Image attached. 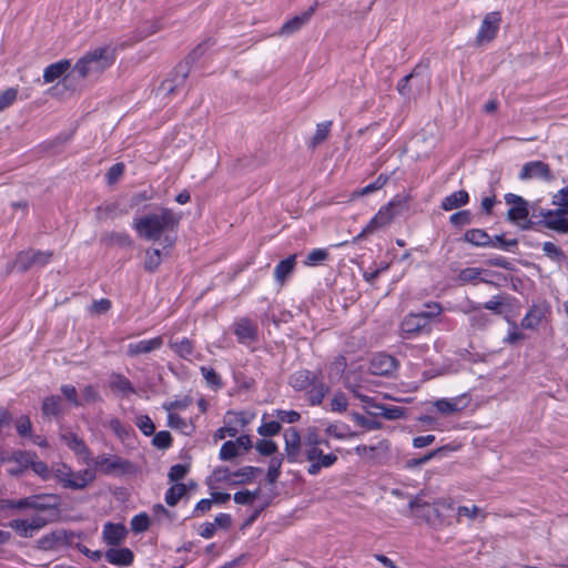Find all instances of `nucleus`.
Wrapping results in <instances>:
<instances>
[{
	"label": "nucleus",
	"instance_id": "1",
	"mask_svg": "<svg viewBox=\"0 0 568 568\" xmlns=\"http://www.w3.org/2000/svg\"><path fill=\"white\" fill-rule=\"evenodd\" d=\"M181 221V214L168 207H159L155 212L135 217L133 229L146 241H159L169 230H175Z\"/></svg>",
	"mask_w": 568,
	"mask_h": 568
},
{
	"label": "nucleus",
	"instance_id": "2",
	"mask_svg": "<svg viewBox=\"0 0 568 568\" xmlns=\"http://www.w3.org/2000/svg\"><path fill=\"white\" fill-rule=\"evenodd\" d=\"M328 442L321 438L315 429H308L304 437L303 457L308 463L307 473L312 476L320 474L323 468H328L337 462V455L333 452L324 453L321 445Z\"/></svg>",
	"mask_w": 568,
	"mask_h": 568
},
{
	"label": "nucleus",
	"instance_id": "3",
	"mask_svg": "<svg viewBox=\"0 0 568 568\" xmlns=\"http://www.w3.org/2000/svg\"><path fill=\"white\" fill-rule=\"evenodd\" d=\"M409 196L396 195L387 204L383 205L377 213L368 221L361 233L354 237L353 243L366 237L374 232L390 225L394 220L408 209Z\"/></svg>",
	"mask_w": 568,
	"mask_h": 568
},
{
	"label": "nucleus",
	"instance_id": "4",
	"mask_svg": "<svg viewBox=\"0 0 568 568\" xmlns=\"http://www.w3.org/2000/svg\"><path fill=\"white\" fill-rule=\"evenodd\" d=\"M453 507L454 501L450 498H439L430 504L425 499L424 494L417 495L409 501L412 515L434 526L443 524L446 513L453 510Z\"/></svg>",
	"mask_w": 568,
	"mask_h": 568
},
{
	"label": "nucleus",
	"instance_id": "5",
	"mask_svg": "<svg viewBox=\"0 0 568 568\" xmlns=\"http://www.w3.org/2000/svg\"><path fill=\"white\" fill-rule=\"evenodd\" d=\"M114 50L110 47L95 48L80 58L72 68L79 78L97 77L114 62Z\"/></svg>",
	"mask_w": 568,
	"mask_h": 568
},
{
	"label": "nucleus",
	"instance_id": "6",
	"mask_svg": "<svg viewBox=\"0 0 568 568\" xmlns=\"http://www.w3.org/2000/svg\"><path fill=\"white\" fill-rule=\"evenodd\" d=\"M81 534L64 528H55L42 535L34 542V548L45 552H60L73 545Z\"/></svg>",
	"mask_w": 568,
	"mask_h": 568
},
{
	"label": "nucleus",
	"instance_id": "7",
	"mask_svg": "<svg viewBox=\"0 0 568 568\" xmlns=\"http://www.w3.org/2000/svg\"><path fill=\"white\" fill-rule=\"evenodd\" d=\"M53 477L64 487L73 490L85 488L95 479V471L92 468L74 471L67 464H57L52 468Z\"/></svg>",
	"mask_w": 568,
	"mask_h": 568
},
{
	"label": "nucleus",
	"instance_id": "8",
	"mask_svg": "<svg viewBox=\"0 0 568 568\" xmlns=\"http://www.w3.org/2000/svg\"><path fill=\"white\" fill-rule=\"evenodd\" d=\"M32 462V453L26 450H7L0 448V468L11 476L21 475Z\"/></svg>",
	"mask_w": 568,
	"mask_h": 568
},
{
	"label": "nucleus",
	"instance_id": "9",
	"mask_svg": "<svg viewBox=\"0 0 568 568\" xmlns=\"http://www.w3.org/2000/svg\"><path fill=\"white\" fill-rule=\"evenodd\" d=\"M48 524V520L40 514L29 517L17 518L9 521L8 527L11 528L19 537L32 538Z\"/></svg>",
	"mask_w": 568,
	"mask_h": 568
},
{
	"label": "nucleus",
	"instance_id": "10",
	"mask_svg": "<svg viewBox=\"0 0 568 568\" xmlns=\"http://www.w3.org/2000/svg\"><path fill=\"white\" fill-rule=\"evenodd\" d=\"M505 201L510 206L507 212L508 220L517 223L523 229H529L530 222L527 221L529 215L528 202L524 197L513 193L506 194Z\"/></svg>",
	"mask_w": 568,
	"mask_h": 568
},
{
	"label": "nucleus",
	"instance_id": "11",
	"mask_svg": "<svg viewBox=\"0 0 568 568\" xmlns=\"http://www.w3.org/2000/svg\"><path fill=\"white\" fill-rule=\"evenodd\" d=\"M52 257L51 252L42 251H23L20 252L13 263L9 267V272L17 268L19 272H26L33 266H43L49 263Z\"/></svg>",
	"mask_w": 568,
	"mask_h": 568
},
{
	"label": "nucleus",
	"instance_id": "12",
	"mask_svg": "<svg viewBox=\"0 0 568 568\" xmlns=\"http://www.w3.org/2000/svg\"><path fill=\"white\" fill-rule=\"evenodd\" d=\"M71 68V62L67 59L60 60L55 63L48 65L43 71V81L45 83H51L61 77H63L61 81V85L67 90L74 91L73 85V73H67Z\"/></svg>",
	"mask_w": 568,
	"mask_h": 568
},
{
	"label": "nucleus",
	"instance_id": "13",
	"mask_svg": "<svg viewBox=\"0 0 568 568\" xmlns=\"http://www.w3.org/2000/svg\"><path fill=\"white\" fill-rule=\"evenodd\" d=\"M187 75V67L179 64L174 72L160 83L155 91V95L163 99L173 95L180 88L184 85Z\"/></svg>",
	"mask_w": 568,
	"mask_h": 568
},
{
	"label": "nucleus",
	"instance_id": "14",
	"mask_svg": "<svg viewBox=\"0 0 568 568\" xmlns=\"http://www.w3.org/2000/svg\"><path fill=\"white\" fill-rule=\"evenodd\" d=\"M501 22V16L497 11L488 12L477 31L475 37L476 45H483L491 42L498 33L499 27Z\"/></svg>",
	"mask_w": 568,
	"mask_h": 568
},
{
	"label": "nucleus",
	"instance_id": "15",
	"mask_svg": "<svg viewBox=\"0 0 568 568\" xmlns=\"http://www.w3.org/2000/svg\"><path fill=\"white\" fill-rule=\"evenodd\" d=\"M59 438L69 449L74 453L75 456L81 458L84 464L88 466L90 465L91 452L81 437H79L68 427H60Z\"/></svg>",
	"mask_w": 568,
	"mask_h": 568
},
{
	"label": "nucleus",
	"instance_id": "16",
	"mask_svg": "<svg viewBox=\"0 0 568 568\" xmlns=\"http://www.w3.org/2000/svg\"><path fill=\"white\" fill-rule=\"evenodd\" d=\"M437 314H439L438 306H435V312H420L407 315L400 324V331L404 337H410L419 333L428 325L429 318Z\"/></svg>",
	"mask_w": 568,
	"mask_h": 568
},
{
	"label": "nucleus",
	"instance_id": "17",
	"mask_svg": "<svg viewBox=\"0 0 568 568\" xmlns=\"http://www.w3.org/2000/svg\"><path fill=\"white\" fill-rule=\"evenodd\" d=\"M284 442H285V454L287 460L291 463L303 460V445L304 439H301L298 432L295 428H288L284 432Z\"/></svg>",
	"mask_w": 568,
	"mask_h": 568
},
{
	"label": "nucleus",
	"instance_id": "18",
	"mask_svg": "<svg viewBox=\"0 0 568 568\" xmlns=\"http://www.w3.org/2000/svg\"><path fill=\"white\" fill-rule=\"evenodd\" d=\"M520 180L542 179L552 180L550 168L542 161H532L524 164L519 173Z\"/></svg>",
	"mask_w": 568,
	"mask_h": 568
},
{
	"label": "nucleus",
	"instance_id": "19",
	"mask_svg": "<svg viewBox=\"0 0 568 568\" xmlns=\"http://www.w3.org/2000/svg\"><path fill=\"white\" fill-rule=\"evenodd\" d=\"M568 213V209H558L556 211L541 212L544 217V225L559 233H568V219L564 217V214Z\"/></svg>",
	"mask_w": 568,
	"mask_h": 568
},
{
	"label": "nucleus",
	"instance_id": "20",
	"mask_svg": "<svg viewBox=\"0 0 568 568\" xmlns=\"http://www.w3.org/2000/svg\"><path fill=\"white\" fill-rule=\"evenodd\" d=\"M469 398L466 394L454 398H442L434 403L437 412L443 415L456 414L467 407Z\"/></svg>",
	"mask_w": 568,
	"mask_h": 568
},
{
	"label": "nucleus",
	"instance_id": "21",
	"mask_svg": "<svg viewBox=\"0 0 568 568\" xmlns=\"http://www.w3.org/2000/svg\"><path fill=\"white\" fill-rule=\"evenodd\" d=\"M163 345V337L156 336L151 339H142L135 343H130L126 347V354L130 357H135L140 354H149L158 351Z\"/></svg>",
	"mask_w": 568,
	"mask_h": 568
},
{
	"label": "nucleus",
	"instance_id": "22",
	"mask_svg": "<svg viewBox=\"0 0 568 568\" xmlns=\"http://www.w3.org/2000/svg\"><path fill=\"white\" fill-rule=\"evenodd\" d=\"M397 368L396 359L387 354H378L372 358L369 371L374 375H389Z\"/></svg>",
	"mask_w": 568,
	"mask_h": 568
},
{
	"label": "nucleus",
	"instance_id": "23",
	"mask_svg": "<svg viewBox=\"0 0 568 568\" xmlns=\"http://www.w3.org/2000/svg\"><path fill=\"white\" fill-rule=\"evenodd\" d=\"M389 452V443L381 440L376 445H358L355 447V453L358 457L365 460H376Z\"/></svg>",
	"mask_w": 568,
	"mask_h": 568
},
{
	"label": "nucleus",
	"instance_id": "24",
	"mask_svg": "<svg viewBox=\"0 0 568 568\" xmlns=\"http://www.w3.org/2000/svg\"><path fill=\"white\" fill-rule=\"evenodd\" d=\"M315 12V6L308 8L307 11L303 12L300 16H295L292 19L287 20L278 30L277 34L291 36L297 31H300L311 19V17Z\"/></svg>",
	"mask_w": 568,
	"mask_h": 568
},
{
	"label": "nucleus",
	"instance_id": "25",
	"mask_svg": "<svg viewBox=\"0 0 568 568\" xmlns=\"http://www.w3.org/2000/svg\"><path fill=\"white\" fill-rule=\"evenodd\" d=\"M548 312L546 305H532L525 317L521 320V327L526 329H535L545 318Z\"/></svg>",
	"mask_w": 568,
	"mask_h": 568
},
{
	"label": "nucleus",
	"instance_id": "26",
	"mask_svg": "<svg viewBox=\"0 0 568 568\" xmlns=\"http://www.w3.org/2000/svg\"><path fill=\"white\" fill-rule=\"evenodd\" d=\"M126 528L121 524L108 523L103 528V540L108 545H120L126 537Z\"/></svg>",
	"mask_w": 568,
	"mask_h": 568
},
{
	"label": "nucleus",
	"instance_id": "27",
	"mask_svg": "<svg viewBox=\"0 0 568 568\" xmlns=\"http://www.w3.org/2000/svg\"><path fill=\"white\" fill-rule=\"evenodd\" d=\"M234 333L241 343L246 344L255 341L257 328L250 320L241 318L235 324Z\"/></svg>",
	"mask_w": 568,
	"mask_h": 568
},
{
	"label": "nucleus",
	"instance_id": "28",
	"mask_svg": "<svg viewBox=\"0 0 568 568\" xmlns=\"http://www.w3.org/2000/svg\"><path fill=\"white\" fill-rule=\"evenodd\" d=\"M106 560L115 566H129L133 561V552L129 548H111L105 552Z\"/></svg>",
	"mask_w": 568,
	"mask_h": 568
},
{
	"label": "nucleus",
	"instance_id": "29",
	"mask_svg": "<svg viewBox=\"0 0 568 568\" xmlns=\"http://www.w3.org/2000/svg\"><path fill=\"white\" fill-rule=\"evenodd\" d=\"M170 348L181 358L191 359L194 354L193 342L186 337L174 339L172 336L169 339Z\"/></svg>",
	"mask_w": 568,
	"mask_h": 568
},
{
	"label": "nucleus",
	"instance_id": "30",
	"mask_svg": "<svg viewBox=\"0 0 568 568\" xmlns=\"http://www.w3.org/2000/svg\"><path fill=\"white\" fill-rule=\"evenodd\" d=\"M296 264V255H290L287 258L282 260L274 270L275 280L283 285L286 277L293 272Z\"/></svg>",
	"mask_w": 568,
	"mask_h": 568
},
{
	"label": "nucleus",
	"instance_id": "31",
	"mask_svg": "<svg viewBox=\"0 0 568 568\" xmlns=\"http://www.w3.org/2000/svg\"><path fill=\"white\" fill-rule=\"evenodd\" d=\"M468 200V193L464 190H460L446 196L442 202V209L445 211H452L466 205Z\"/></svg>",
	"mask_w": 568,
	"mask_h": 568
},
{
	"label": "nucleus",
	"instance_id": "32",
	"mask_svg": "<svg viewBox=\"0 0 568 568\" xmlns=\"http://www.w3.org/2000/svg\"><path fill=\"white\" fill-rule=\"evenodd\" d=\"M91 463L104 473H111L124 465V462L120 458L106 455H100L94 460L91 459L90 464Z\"/></svg>",
	"mask_w": 568,
	"mask_h": 568
},
{
	"label": "nucleus",
	"instance_id": "33",
	"mask_svg": "<svg viewBox=\"0 0 568 568\" xmlns=\"http://www.w3.org/2000/svg\"><path fill=\"white\" fill-rule=\"evenodd\" d=\"M168 251L163 252L160 248H148L145 251L144 268L145 271L153 273L162 263L164 256L168 255Z\"/></svg>",
	"mask_w": 568,
	"mask_h": 568
},
{
	"label": "nucleus",
	"instance_id": "34",
	"mask_svg": "<svg viewBox=\"0 0 568 568\" xmlns=\"http://www.w3.org/2000/svg\"><path fill=\"white\" fill-rule=\"evenodd\" d=\"M317 378L316 374L310 371H298L291 376V385L295 389H305Z\"/></svg>",
	"mask_w": 568,
	"mask_h": 568
},
{
	"label": "nucleus",
	"instance_id": "35",
	"mask_svg": "<svg viewBox=\"0 0 568 568\" xmlns=\"http://www.w3.org/2000/svg\"><path fill=\"white\" fill-rule=\"evenodd\" d=\"M122 214L118 203H105L97 207L95 219L100 222L114 220Z\"/></svg>",
	"mask_w": 568,
	"mask_h": 568
},
{
	"label": "nucleus",
	"instance_id": "36",
	"mask_svg": "<svg viewBox=\"0 0 568 568\" xmlns=\"http://www.w3.org/2000/svg\"><path fill=\"white\" fill-rule=\"evenodd\" d=\"M464 240L475 246H489L490 236L480 229H471L466 231Z\"/></svg>",
	"mask_w": 568,
	"mask_h": 568
},
{
	"label": "nucleus",
	"instance_id": "37",
	"mask_svg": "<svg viewBox=\"0 0 568 568\" xmlns=\"http://www.w3.org/2000/svg\"><path fill=\"white\" fill-rule=\"evenodd\" d=\"M110 387L114 390L121 392L124 395L134 393V388L130 381L120 374H113L110 379Z\"/></svg>",
	"mask_w": 568,
	"mask_h": 568
},
{
	"label": "nucleus",
	"instance_id": "38",
	"mask_svg": "<svg viewBox=\"0 0 568 568\" xmlns=\"http://www.w3.org/2000/svg\"><path fill=\"white\" fill-rule=\"evenodd\" d=\"M43 415L51 417L58 416L61 413V399L59 396L45 397L42 402Z\"/></svg>",
	"mask_w": 568,
	"mask_h": 568
},
{
	"label": "nucleus",
	"instance_id": "39",
	"mask_svg": "<svg viewBox=\"0 0 568 568\" xmlns=\"http://www.w3.org/2000/svg\"><path fill=\"white\" fill-rule=\"evenodd\" d=\"M387 182V176L381 174L373 183L366 185L363 189L356 190L352 193V200L358 196H365L373 192L381 190Z\"/></svg>",
	"mask_w": 568,
	"mask_h": 568
},
{
	"label": "nucleus",
	"instance_id": "40",
	"mask_svg": "<svg viewBox=\"0 0 568 568\" xmlns=\"http://www.w3.org/2000/svg\"><path fill=\"white\" fill-rule=\"evenodd\" d=\"M186 486L184 484H174L165 494V501L169 506H175L185 495Z\"/></svg>",
	"mask_w": 568,
	"mask_h": 568
},
{
	"label": "nucleus",
	"instance_id": "41",
	"mask_svg": "<svg viewBox=\"0 0 568 568\" xmlns=\"http://www.w3.org/2000/svg\"><path fill=\"white\" fill-rule=\"evenodd\" d=\"M19 90L17 88H7L0 92V113L13 105L17 101Z\"/></svg>",
	"mask_w": 568,
	"mask_h": 568
},
{
	"label": "nucleus",
	"instance_id": "42",
	"mask_svg": "<svg viewBox=\"0 0 568 568\" xmlns=\"http://www.w3.org/2000/svg\"><path fill=\"white\" fill-rule=\"evenodd\" d=\"M332 122L318 123L316 125L315 133L311 140V146L316 148L323 141H325L329 134Z\"/></svg>",
	"mask_w": 568,
	"mask_h": 568
},
{
	"label": "nucleus",
	"instance_id": "43",
	"mask_svg": "<svg viewBox=\"0 0 568 568\" xmlns=\"http://www.w3.org/2000/svg\"><path fill=\"white\" fill-rule=\"evenodd\" d=\"M29 467H31L32 470L44 480L49 479L51 475H53L52 470L49 469L44 462L37 459V455L34 453H32V462L29 463Z\"/></svg>",
	"mask_w": 568,
	"mask_h": 568
},
{
	"label": "nucleus",
	"instance_id": "44",
	"mask_svg": "<svg viewBox=\"0 0 568 568\" xmlns=\"http://www.w3.org/2000/svg\"><path fill=\"white\" fill-rule=\"evenodd\" d=\"M103 241L106 244H111V245L116 244V245L123 246V247L132 245V240L130 239V236L126 233L112 232V233L105 234L103 236Z\"/></svg>",
	"mask_w": 568,
	"mask_h": 568
},
{
	"label": "nucleus",
	"instance_id": "45",
	"mask_svg": "<svg viewBox=\"0 0 568 568\" xmlns=\"http://www.w3.org/2000/svg\"><path fill=\"white\" fill-rule=\"evenodd\" d=\"M255 471H256V468H254L252 466H246V467L239 469L237 471H234L232 474V476H233L232 484L236 485V484L250 483L254 478Z\"/></svg>",
	"mask_w": 568,
	"mask_h": 568
},
{
	"label": "nucleus",
	"instance_id": "46",
	"mask_svg": "<svg viewBox=\"0 0 568 568\" xmlns=\"http://www.w3.org/2000/svg\"><path fill=\"white\" fill-rule=\"evenodd\" d=\"M328 257V251L325 248H315L312 252L308 253L305 265L307 266H315L321 263H323Z\"/></svg>",
	"mask_w": 568,
	"mask_h": 568
},
{
	"label": "nucleus",
	"instance_id": "47",
	"mask_svg": "<svg viewBox=\"0 0 568 568\" xmlns=\"http://www.w3.org/2000/svg\"><path fill=\"white\" fill-rule=\"evenodd\" d=\"M281 465H282V458L281 457H273L270 462L266 478L270 484H274L280 474H281Z\"/></svg>",
	"mask_w": 568,
	"mask_h": 568
},
{
	"label": "nucleus",
	"instance_id": "48",
	"mask_svg": "<svg viewBox=\"0 0 568 568\" xmlns=\"http://www.w3.org/2000/svg\"><path fill=\"white\" fill-rule=\"evenodd\" d=\"M261 490L260 489H256L254 491H250V490H243V491H237L234 494V501L236 504H240V505H251L255 498L258 497Z\"/></svg>",
	"mask_w": 568,
	"mask_h": 568
},
{
	"label": "nucleus",
	"instance_id": "49",
	"mask_svg": "<svg viewBox=\"0 0 568 568\" xmlns=\"http://www.w3.org/2000/svg\"><path fill=\"white\" fill-rule=\"evenodd\" d=\"M239 455V449L233 440L225 442L220 449L222 460H231Z\"/></svg>",
	"mask_w": 568,
	"mask_h": 568
},
{
	"label": "nucleus",
	"instance_id": "50",
	"mask_svg": "<svg viewBox=\"0 0 568 568\" xmlns=\"http://www.w3.org/2000/svg\"><path fill=\"white\" fill-rule=\"evenodd\" d=\"M168 425L173 429H179L184 434L189 433L190 425L178 414L170 413L168 416Z\"/></svg>",
	"mask_w": 568,
	"mask_h": 568
},
{
	"label": "nucleus",
	"instance_id": "51",
	"mask_svg": "<svg viewBox=\"0 0 568 568\" xmlns=\"http://www.w3.org/2000/svg\"><path fill=\"white\" fill-rule=\"evenodd\" d=\"M352 417L358 426L364 427L368 430L379 429L382 427V424L379 422L368 419L358 413H353Z\"/></svg>",
	"mask_w": 568,
	"mask_h": 568
},
{
	"label": "nucleus",
	"instance_id": "52",
	"mask_svg": "<svg viewBox=\"0 0 568 568\" xmlns=\"http://www.w3.org/2000/svg\"><path fill=\"white\" fill-rule=\"evenodd\" d=\"M255 449L264 456H271L277 452V445L273 440L260 439L255 444Z\"/></svg>",
	"mask_w": 568,
	"mask_h": 568
},
{
	"label": "nucleus",
	"instance_id": "53",
	"mask_svg": "<svg viewBox=\"0 0 568 568\" xmlns=\"http://www.w3.org/2000/svg\"><path fill=\"white\" fill-rule=\"evenodd\" d=\"M347 399L345 394L343 393H336L333 395L329 407L332 412L343 413L347 408Z\"/></svg>",
	"mask_w": 568,
	"mask_h": 568
},
{
	"label": "nucleus",
	"instance_id": "54",
	"mask_svg": "<svg viewBox=\"0 0 568 568\" xmlns=\"http://www.w3.org/2000/svg\"><path fill=\"white\" fill-rule=\"evenodd\" d=\"M150 519L148 515L140 514L132 518L131 520V529L134 532H142L145 531L149 528Z\"/></svg>",
	"mask_w": 568,
	"mask_h": 568
},
{
	"label": "nucleus",
	"instance_id": "55",
	"mask_svg": "<svg viewBox=\"0 0 568 568\" xmlns=\"http://www.w3.org/2000/svg\"><path fill=\"white\" fill-rule=\"evenodd\" d=\"M16 428L20 436H32V424L28 416H21L16 422Z\"/></svg>",
	"mask_w": 568,
	"mask_h": 568
},
{
	"label": "nucleus",
	"instance_id": "56",
	"mask_svg": "<svg viewBox=\"0 0 568 568\" xmlns=\"http://www.w3.org/2000/svg\"><path fill=\"white\" fill-rule=\"evenodd\" d=\"M136 426L146 436H150V435L154 434L155 426H154L152 419L148 415L139 416L136 418Z\"/></svg>",
	"mask_w": 568,
	"mask_h": 568
},
{
	"label": "nucleus",
	"instance_id": "57",
	"mask_svg": "<svg viewBox=\"0 0 568 568\" xmlns=\"http://www.w3.org/2000/svg\"><path fill=\"white\" fill-rule=\"evenodd\" d=\"M544 253L555 261H561L564 258L562 250L551 242H545L542 245Z\"/></svg>",
	"mask_w": 568,
	"mask_h": 568
},
{
	"label": "nucleus",
	"instance_id": "58",
	"mask_svg": "<svg viewBox=\"0 0 568 568\" xmlns=\"http://www.w3.org/2000/svg\"><path fill=\"white\" fill-rule=\"evenodd\" d=\"M518 244L516 239H505L504 235H496L494 239L490 237V245L503 250H509Z\"/></svg>",
	"mask_w": 568,
	"mask_h": 568
},
{
	"label": "nucleus",
	"instance_id": "59",
	"mask_svg": "<svg viewBox=\"0 0 568 568\" xmlns=\"http://www.w3.org/2000/svg\"><path fill=\"white\" fill-rule=\"evenodd\" d=\"M8 506H10L12 508H18V509H21V508L44 509L45 508L42 504H38L32 498H23V499L17 500V501L11 500V501H8Z\"/></svg>",
	"mask_w": 568,
	"mask_h": 568
},
{
	"label": "nucleus",
	"instance_id": "60",
	"mask_svg": "<svg viewBox=\"0 0 568 568\" xmlns=\"http://www.w3.org/2000/svg\"><path fill=\"white\" fill-rule=\"evenodd\" d=\"M327 390L328 388L323 384L315 385L310 392V399L312 404H321Z\"/></svg>",
	"mask_w": 568,
	"mask_h": 568
},
{
	"label": "nucleus",
	"instance_id": "61",
	"mask_svg": "<svg viewBox=\"0 0 568 568\" xmlns=\"http://www.w3.org/2000/svg\"><path fill=\"white\" fill-rule=\"evenodd\" d=\"M172 437L169 432L162 430L154 435L153 445L158 448L164 449L170 447Z\"/></svg>",
	"mask_w": 568,
	"mask_h": 568
},
{
	"label": "nucleus",
	"instance_id": "62",
	"mask_svg": "<svg viewBox=\"0 0 568 568\" xmlns=\"http://www.w3.org/2000/svg\"><path fill=\"white\" fill-rule=\"evenodd\" d=\"M281 430V424L278 422H267L262 424L257 432L262 436H273Z\"/></svg>",
	"mask_w": 568,
	"mask_h": 568
},
{
	"label": "nucleus",
	"instance_id": "63",
	"mask_svg": "<svg viewBox=\"0 0 568 568\" xmlns=\"http://www.w3.org/2000/svg\"><path fill=\"white\" fill-rule=\"evenodd\" d=\"M63 396L74 406L82 405V402L78 397L77 388L72 385H63L61 387Z\"/></svg>",
	"mask_w": 568,
	"mask_h": 568
},
{
	"label": "nucleus",
	"instance_id": "64",
	"mask_svg": "<svg viewBox=\"0 0 568 568\" xmlns=\"http://www.w3.org/2000/svg\"><path fill=\"white\" fill-rule=\"evenodd\" d=\"M552 204L559 206L560 209H566L568 206V185L559 190L552 196Z\"/></svg>",
	"mask_w": 568,
	"mask_h": 568
}]
</instances>
